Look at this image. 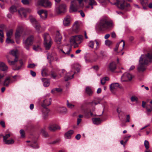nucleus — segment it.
I'll return each instance as SVG.
<instances>
[{
	"mask_svg": "<svg viewBox=\"0 0 152 152\" xmlns=\"http://www.w3.org/2000/svg\"><path fill=\"white\" fill-rule=\"evenodd\" d=\"M18 12L20 15L21 16H24L26 17V10L23 8H21L18 11Z\"/></svg>",
	"mask_w": 152,
	"mask_h": 152,
	"instance_id": "24",
	"label": "nucleus"
},
{
	"mask_svg": "<svg viewBox=\"0 0 152 152\" xmlns=\"http://www.w3.org/2000/svg\"><path fill=\"white\" fill-rule=\"evenodd\" d=\"M88 5L86 7L87 8H88L91 6V9L93 8V6H96L97 4V3L95 0H89L88 2Z\"/></svg>",
	"mask_w": 152,
	"mask_h": 152,
	"instance_id": "15",
	"label": "nucleus"
},
{
	"mask_svg": "<svg viewBox=\"0 0 152 152\" xmlns=\"http://www.w3.org/2000/svg\"><path fill=\"white\" fill-rule=\"evenodd\" d=\"M146 109L148 112H150L152 110V106H150V108H149L148 106H146Z\"/></svg>",
	"mask_w": 152,
	"mask_h": 152,
	"instance_id": "56",
	"label": "nucleus"
},
{
	"mask_svg": "<svg viewBox=\"0 0 152 152\" xmlns=\"http://www.w3.org/2000/svg\"><path fill=\"white\" fill-rule=\"evenodd\" d=\"M51 75L52 77L54 79H56L57 76V75L53 72H52Z\"/></svg>",
	"mask_w": 152,
	"mask_h": 152,
	"instance_id": "51",
	"label": "nucleus"
},
{
	"mask_svg": "<svg viewBox=\"0 0 152 152\" xmlns=\"http://www.w3.org/2000/svg\"><path fill=\"white\" fill-rule=\"evenodd\" d=\"M22 31L21 27H19L17 28L15 34L16 39H18L20 37Z\"/></svg>",
	"mask_w": 152,
	"mask_h": 152,
	"instance_id": "19",
	"label": "nucleus"
},
{
	"mask_svg": "<svg viewBox=\"0 0 152 152\" xmlns=\"http://www.w3.org/2000/svg\"><path fill=\"white\" fill-rule=\"evenodd\" d=\"M20 134H21V136L22 137H24V131L23 129H21L20 131Z\"/></svg>",
	"mask_w": 152,
	"mask_h": 152,
	"instance_id": "62",
	"label": "nucleus"
},
{
	"mask_svg": "<svg viewBox=\"0 0 152 152\" xmlns=\"http://www.w3.org/2000/svg\"><path fill=\"white\" fill-rule=\"evenodd\" d=\"M50 85V82L48 81H45L43 83V85L45 87H47L49 86Z\"/></svg>",
	"mask_w": 152,
	"mask_h": 152,
	"instance_id": "49",
	"label": "nucleus"
},
{
	"mask_svg": "<svg viewBox=\"0 0 152 152\" xmlns=\"http://www.w3.org/2000/svg\"><path fill=\"white\" fill-rule=\"evenodd\" d=\"M30 73L31 75L33 77H35L36 76L35 72L32 70L30 71Z\"/></svg>",
	"mask_w": 152,
	"mask_h": 152,
	"instance_id": "61",
	"label": "nucleus"
},
{
	"mask_svg": "<svg viewBox=\"0 0 152 152\" xmlns=\"http://www.w3.org/2000/svg\"><path fill=\"white\" fill-rule=\"evenodd\" d=\"M140 1L142 6L148 5V0H140Z\"/></svg>",
	"mask_w": 152,
	"mask_h": 152,
	"instance_id": "37",
	"label": "nucleus"
},
{
	"mask_svg": "<svg viewBox=\"0 0 152 152\" xmlns=\"http://www.w3.org/2000/svg\"><path fill=\"white\" fill-rule=\"evenodd\" d=\"M143 56H141L140 58L139 64L137 68V70L140 72H143L145 71L146 69L145 65L148 64L144 63V60L142 59Z\"/></svg>",
	"mask_w": 152,
	"mask_h": 152,
	"instance_id": "7",
	"label": "nucleus"
},
{
	"mask_svg": "<svg viewBox=\"0 0 152 152\" xmlns=\"http://www.w3.org/2000/svg\"><path fill=\"white\" fill-rule=\"evenodd\" d=\"M78 118L77 119V124L78 125L81 122L82 120L81 118L83 117V115H79L78 116Z\"/></svg>",
	"mask_w": 152,
	"mask_h": 152,
	"instance_id": "41",
	"label": "nucleus"
},
{
	"mask_svg": "<svg viewBox=\"0 0 152 152\" xmlns=\"http://www.w3.org/2000/svg\"><path fill=\"white\" fill-rule=\"evenodd\" d=\"M93 123L95 124H99L101 123V121L99 118H93L92 119Z\"/></svg>",
	"mask_w": 152,
	"mask_h": 152,
	"instance_id": "29",
	"label": "nucleus"
},
{
	"mask_svg": "<svg viewBox=\"0 0 152 152\" xmlns=\"http://www.w3.org/2000/svg\"><path fill=\"white\" fill-rule=\"evenodd\" d=\"M67 106L70 108H72L74 106V105H73L70 103H69L68 101H67Z\"/></svg>",
	"mask_w": 152,
	"mask_h": 152,
	"instance_id": "55",
	"label": "nucleus"
},
{
	"mask_svg": "<svg viewBox=\"0 0 152 152\" xmlns=\"http://www.w3.org/2000/svg\"><path fill=\"white\" fill-rule=\"evenodd\" d=\"M94 41L96 42V49L97 50L99 48V45H100V44H99V42L97 41V40H95Z\"/></svg>",
	"mask_w": 152,
	"mask_h": 152,
	"instance_id": "57",
	"label": "nucleus"
},
{
	"mask_svg": "<svg viewBox=\"0 0 152 152\" xmlns=\"http://www.w3.org/2000/svg\"><path fill=\"white\" fill-rule=\"evenodd\" d=\"M56 110L59 113H65L66 108L64 107H58L56 108Z\"/></svg>",
	"mask_w": 152,
	"mask_h": 152,
	"instance_id": "23",
	"label": "nucleus"
},
{
	"mask_svg": "<svg viewBox=\"0 0 152 152\" xmlns=\"http://www.w3.org/2000/svg\"><path fill=\"white\" fill-rule=\"evenodd\" d=\"M34 37L32 35H30L26 39H23V44L24 47L27 50H29V47L32 45L33 41L34 39Z\"/></svg>",
	"mask_w": 152,
	"mask_h": 152,
	"instance_id": "4",
	"label": "nucleus"
},
{
	"mask_svg": "<svg viewBox=\"0 0 152 152\" xmlns=\"http://www.w3.org/2000/svg\"><path fill=\"white\" fill-rule=\"evenodd\" d=\"M37 4L45 7H51V3L48 0H38Z\"/></svg>",
	"mask_w": 152,
	"mask_h": 152,
	"instance_id": "10",
	"label": "nucleus"
},
{
	"mask_svg": "<svg viewBox=\"0 0 152 152\" xmlns=\"http://www.w3.org/2000/svg\"><path fill=\"white\" fill-rule=\"evenodd\" d=\"M133 76L130 73H125L121 77V80L123 81H127L132 80Z\"/></svg>",
	"mask_w": 152,
	"mask_h": 152,
	"instance_id": "12",
	"label": "nucleus"
},
{
	"mask_svg": "<svg viewBox=\"0 0 152 152\" xmlns=\"http://www.w3.org/2000/svg\"><path fill=\"white\" fill-rule=\"evenodd\" d=\"M105 43L106 45L109 46L111 44V42L110 40H107L105 41Z\"/></svg>",
	"mask_w": 152,
	"mask_h": 152,
	"instance_id": "59",
	"label": "nucleus"
},
{
	"mask_svg": "<svg viewBox=\"0 0 152 152\" xmlns=\"http://www.w3.org/2000/svg\"><path fill=\"white\" fill-rule=\"evenodd\" d=\"M10 81V77H7L4 80V85L5 86H8Z\"/></svg>",
	"mask_w": 152,
	"mask_h": 152,
	"instance_id": "31",
	"label": "nucleus"
},
{
	"mask_svg": "<svg viewBox=\"0 0 152 152\" xmlns=\"http://www.w3.org/2000/svg\"><path fill=\"white\" fill-rule=\"evenodd\" d=\"M52 41L44 42V45L45 49L49 50L51 45Z\"/></svg>",
	"mask_w": 152,
	"mask_h": 152,
	"instance_id": "18",
	"label": "nucleus"
},
{
	"mask_svg": "<svg viewBox=\"0 0 152 152\" xmlns=\"http://www.w3.org/2000/svg\"><path fill=\"white\" fill-rule=\"evenodd\" d=\"M121 42H123V45H122V46H123V48H124L125 46V43L124 41V40H121V42H120L118 43H117L116 44V46H115V48L114 49V50L115 51H116L117 50H118V48L119 45Z\"/></svg>",
	"mask_w": 152,
	"mask_h": 152,
	"instance_id": "30",
	"label": "nucleus"
},
{
	"mask_svg": "<svg viewBox=\"0 0 152 152\" xmlns=\"http://www.w3.org/2000/svg\"><path fill=\"white\" fill-rule=\"evenodd\" d=\"M48 69L45 67H43L42 70L41 74L43 77H46L48 75Z\"/></svg>",
	"mask_w": 152,
	"mask_h": 152,
	"instance_id": "26",
	"label": "nucleus"
},
{
	"mask_svg": "<svg viewBox=\"0 0 152 152\" xmlns=\"http://www.w3.org/2000/svg\"><path fill=\"white\" fill-rule=\"evenodd\" d=\"M36 65L34 64H31L28 65V67L29 68H33Z\"/></svg>",
	"mask_w": 152,
	"mask_h": 152,
	"instance_id": "54",
	"label": "nucleus"
},
{
	"mask_svg": "<svg viewBox=\"0 0 152 152\" xmlns=\"http://www.w3.org/2000/svg\"><path fill=\"white\" fill-rule=\"evenodd\" d=\"M108 68L111 71H113L116 68V64L114 62L110 63L108 66Z\"/></svg>",
	"mask_w": 152,
	"mask_h": 152,
	"instance_id": "21",
	"label": "nucleus"
},
{
	"mask_svg": "<svg viewBox=\"0 0 152 152\" xmlns=\"http://www.w3.org/2000/svg\"><path fill=\"white\" fill-rule=\"evenodd\" d=\"M62 91V90L61 88H56L53 89L51 90V92L53 93H55L56 91L58 93H61Z\"/></svg>",
	"mask_w": 152,
	"mask_h": 152,
	"instance_id": "34",
	"label": "nucleus"
},
{
	"mask_svg": "<svg viewBox=\"0 0 152 152\" xmlns=\"http://www.w3.org/2000/svg\"><path fill=\"white\" fill-rule=\"evenodd\" d=\"M75 73V72L72 71L67 73V80L73 78L74 77Z\"/></svg>",
	"mask_w": 152,
	"mask_h": 152,
	"instance_id": "27",
	"label": "nucleus"
},
{
	"mask_svg": "<svg viewBox=\"0 0 152 152\" xmlns=\"http://www.w3.org/2000/svg\"><path fill=\"white\" fill-rule=\"evenodd\" d=\"M44 39V42L52 41L49 35L47 33H45L43 34Z\"/></svg>",
	"mask_w": 152,
	"mask_h": 152,
	"instance_id": "25",
	"label": "nucleus"
},
{
	"mask_svg": "<svg viewBox=\"0 0 152 152\" xmlns=\"http://www.w3.org/2000/svg\"><path fill=\"white\" fill-rule=\"evenodd\" d=\"M112 4L116 5L118 8L121 10L130 7V4L124 0H118L117 2H115Z\"/></svg>",
	"mask_w": 152,
	"mask_h": 152,
	"instance_id": "5",
	"label": "nucleus"
},
{
	"mask_svg": "<svg viewBox=\"0 0 152 152\" xmlns=\"http://www.w3.org/2000/svg\"><path fill=\"white\" fill-rule=\"evenodd\" d=\"M83 36L81 35L73 36L70 39V42L75 45V47H77L78 45L81 43L83 40Z\"/></svg>",
	"mask_w": 152,
	"mask_h": 152,
	"instance_id": "3",
	"label": "nucleus"
},
{
	"mask_svg": "<svg viewBox=\"0 0 152 152\" xmlns=\"http://www.w3.org/2000/svg\"><path fill=\"white\" fill-rule=\"evenodd\" d=\"M37 13L40 16L42 15V14L44 15L45 16V17L46 16V11H45L43 10H39L38 11Z\"/></svg>",
	"mask_w": 152,
	"mask_h": 152,
	"instance_id": "35",
	"label": "nucleus"
},
{
	"mask_svg": "<svg viewBox=\"0 0 152 152\" xmlns=\"http://www.w3.org/2000/svg\"><path fill=\"white\" fill-rule=\"evenodd\" d=\"M100 3L103 4H106L109 2V0H99Z\"/></svg>",
	"mask_w": 152,
	"mask_h": 152,
	"instance_id": "44",
	"label": "nucleus"
},
{
	"mask_svg": "<svg viewBox=\"0 0 152 152\" xmlns=\"http://www.w3.org/2000/svg\"><path fill=\"white\" fill-rule=\"evenodd\" d=\"M9 11L10 12L14 13L17 11L16 7L14 6H12L10 8Z\"/></svg>",
	"mask_w": 152,
	"mask_h": 152,
	"instance_id": "36",
	"label": "nucleus"
},
{
	"mask_svg": "<svg viewBox=\"0 0 152 152\" xmlns=\"http://www.w3.org/2000/svg\"><path fill=\"white\" fill-rule=\"evenodd\" d=\"M88 45L89 47L93 48L94 47V42L93 41H90L88 43Z\"/></svg>",
	"mask_w": 152,
	"mask_h": 152,
	"instance_id": "40",
	"label": "nucleus"
},
{
	"mask_svg": "<svg viewBox=\"0 0 152 152\" xmlns=\"http://www.w3.org/2000/svg\"><path fill=\"white\" fill-rule=\"evenodd\" d=\"M12 77L15 79V80H17V79H20V76L18 75H15L12 76Z\"/></svg>",
	"mask_w": 152,
	"mask_h": 152,
	"instance_id": "60",
	"label": "nucleus"
},
{
	"mask_svg": "<svg viewBox=\"0 0 152 152\" xmlns=\"http://www.w3.org/2000/svg\"><path fill=\"white\" fill-rule=\"evenodd\" d=\"M86 92L89 95L91 96L93 94V91L91 88L89 86L86 87Z\"/></svg>",
	"mask_w": 152,
	"mask_h": 152,
	"instance_id": "28",
	"label": "nucleus"
},
{
	"mask_svg": "<svg viewBox=\"0 0 152 152\" xmlns=\"http://www.w3.org/2000/svg\"><path fill=\"white\" fill-rule=\"evenodd\" d=\"M10 54L14 56L15 57V58L14 60L12 61H11L8 59L7 60L8 62L10 65L11 66L14 65L18 60V57L17 55L18 51L17 50H12L10 51Z\"/></svg>",
	"mask_w": 152,
	"mask_h": 152,
	"instance_id": "6",
	"label": "nucleus"
},
{
	"mask_svg": "<svg viewBox=\"0 0 152 152\" xmlns=\"http://www.w3.org/2000/svg\"><path fill=\"white\" fill-rule=\"evenodd\" d=\"M49 129L51 131H54L57 129H60V127L57 125L53 124L50 126L49 127Z\"/></svg>",
	"mask_w": 152,
	"mask_h": 152,
	"instance_id": "20",
	"label": "nucleus"
},
{
	"mask_svg": "<svg viewBox=\"0 0 152 152\" xmlns=\"http://www.w3.org/2000/svg\"><path fill=\"white\" fill-rule=\"evenodd\" d=\"M71 21L72 19L70 17L67 16V26L69 25L70 24Z\"/></svg>",
	"mask_w": 152,
	"mask_h": 152,
	"instance_id": "48",
	"label": "nucleus"
},
{
	"mask_svg": "<svg viewBox=\"0 0 152 152\" xmlns=\"http://www.w3.org/2000/svg\"><path fill=\"white\" fill-rule=\"evenodd\" d=\"M74 131L73 130H70L67 132V138L70 139Z\"/></svg>",
	"mask_w": 152,
	"mask_h": 152,
	"instance_id": "38",
	"label": "nucleus"
},
{
	"mask_svg": "<svg viewBox=\"0 0 152 152\" xmlns=\"http://www.w3.org/2000/svg\"><path fill=\"white\" fill-rule=\"evenodd\" d=\"M120 86L118 83H112L110 86V90L111 91L117 89Z\"/></svg>",
	"mask_w": 152,
	"mask_h": 152,
	"instance_id": "14",
	"label": "nucleus"
},
{
	"mask_svg": "<svg viewBox=\"0 0 152 152\" xmlns=\"http://www.w3.org/2000/svg\"><path fill=\"white\" fill-rule=\"evenodd\" d=\"M43 101L41 103V106L43 108L42 111L43 113L47 114L49 112V110L47 108V107L50 105L51 103V99L48 96L44 97Z\"/></svg>",
	"mask_w": 152,
	"mask_h": 152,
	"instance_id": "2",
	"label": "nucleus"
},
{
	"mask_svg": "<svg viewBox=\"0 0 152 152\" xmlns=\"http://www.w3.org/2000/svg\"><path fill=\"white\" fill-rule=\"evenodd\" d=\"M13 33V30L12 29H10L9 31H7V37H11Z\"/></svg>",
	"mask_w": 152,
	"mask_h": 152,
	"instance_id": "39",
	"label": "nucleus"
},
{
	"mask_svg": "<svg viewBox=\"0 0 152 152\" xmlns=\"http://www.w3.org/2000/svg\"><path fill=\"white\" fill-rule=\"evenodd\" d=\"M42 134L43 136H45V137H46L48 136V133L45 131L44 130H42Z\"/></svg>",
	"mask_w": 152,
	"mask_h": 152,
	"instance_id": "52",
	"label": "nucleus"
},
{
	"mask_svg": "<svg viewBox=\"0 0 152 152\" xmlns=\"http://www.w3.org/2000/svg\"><path fill=\"white\" fill-rule=\"evenodd\" d=\"M30 146L34 148H38L39 147L36 141L32 142L30 145Z\"/></svg>",
	"mask_w": 152,
	"mask_h": 152,
	"instance_id": "33",
	"label": "nucleus"
},
{
	"mask_svg": "<svg viewBox=\"0 0 152 152\" xmlns=\"http://www.w3.org/2000/svg\"><path fill=\"white\" fill-rule=\"evenodd\" d=\"M30 21L34 27L36 31L38 33L40 32L41 27L39 23L34 18H30Z\"/></svg>",
	"mask_w": 152,
	"mask_h": 152,
	"instance_id": "11",
	"label": "nucleus"
},
{
	"mask_svg": "<svg viewBox=\"0 0 152 152\" xmlns=\"http://www.w3.org/2000/svg\"><path fill=\"white\" fill-rule=\"evenodd\" d=\"M10 134H6L5 135L3 136V141L4 142L7 140V139L10 137Z\"/></svg>",
	"mask_w": 152,
	"mask_h": 152,
	"instance_id": "46",
	"label": "nucleus"
},
{
	"mask_svg": "<svg viewBox=\"0 0 152 152\" xmlns=\"http://www.w3.org/2000/svg\"><path fill=\"white\" fill-rule=\"evenodd\" d=\"M20 65L19 66H18L17 65H16L14 66L13 68V69L14 70H18L22 68L23 65V61L22 59L20 60H19Z\"/></svg>",
	"mask_w": 152,
	"mask_h": 152,
	"instance_id": "16",
	"label": "nucleus"
},
{
	"mask_svg": "<svg viewBox=\"0 0 152 152\" xmlns=\"http://www.w3.org/2000/svg\"><path fill=\"white\" fill-rule=\"evenodd\" d=\"M144 145L145 148L147 150H148L149 147V144L148 141L147 140H145L144 142Z\"/></svg>",
	"mask_w": 152,
	"mask_h": 152,
	"instance_id": "42",
	"label": "nucleus"
},
{
	"mask_svg": "<svg viewBox=\"0 0 152 152\" xmlns=\"http://www.w3.org/2000/svg\"><path fill=\"white\" fill-rule=\"evenodd\" d=\"M11 37H7L6 40V42L7 43H14V41L10 39Z\"/></svg>",
	"mask_w": 152,
	"mask_h": 152,
	"instance_id": "47",
	"label": "nucleus"
},
{
	"mask_svg": "<svg viewBox=\"0 0 152 152\" xmlns=\"http://www.w3.org/2000/svg\"><path fill=\"white\" fill-rule=\"evenodd\" d=\"M117 111L118 114L119 118H120L119 115L120 114V113L121 112V108L119 107H118L117 109Z\"/></svg>",
	"mask_w": 152,
	"mask_h": 152,
	"instance_id": "58",
	"label": "nucleus"
},
{
	"mask_svg": "<svg viewBox=\"0 0 152 152\" xmlns=\"http://www.w3.org/2000/svg\"><path fill=\"white\" fill-rule=\"evenodd\" d=\"M21 2L24 5H26L29 4V1L28 0H22Z\"/></svg>",
	"mask_w": 152,
	"mask_h": 152,
	"instance_id": "53",
	"label": "nucleus"
},
{
	"mask_svg": "<svg viewBox=\"0 0 152 152\" xmlns=\"http://www.w3.org/2000/svg\"><path fill=\"white\" fill-rule=\"evenodd\" d=\"M60 140L59 139H58L54 141L52 143V144H57L58 143L60 142Z\"/></svg>",
	"mask_w": 152,
	"mask_h": 152,
	"instance_id": "64",
	"label": "nucleus"
},
{
	"mask_svg": "<svg viewBox=\"0 0 152 152\" xmlns=\"http://www.w3.org/2000/svg\"><path fill=\"white\" fill-rule=\"evenodd\" d=\"M4 142L6 144L10 145L13 144L14 143L15 141L12 139H11L10 140H7Z\"/></svg>",
	"mask_w": 152,
	"mask_h": 152,
	"instance_id": "32",
	"label": "nucleus"
},
{
	"mask_svg": "<svg viewBox=\"0 0 152 152\" xmlns=\"http://www.w3.org/2000/svg\"><path fill=\"white\" fill-rule=\"evenodd\" d=\"M0 68L3 71H6L8 69L7 66L3 62H0Z\"/></svg>",
	"mask_w": 152,
	"mask_h": 152,
	"instance_id": "22",
	"label": "nucleus"
},
{
	"mask_svg": "<svg viewBox=\"0 0 152 152\" xmlns=\"http://www.w3.org/2000/svg\"><path fill=\"white\" fill-rule=\"evenodd\" d=\"M142 56H143L142 59L144 60L145 64H148L152 62V53L149 52L145 55H142Z\"/></svg>",
	"mask_w": 152,
	"mask_h": 152,
	"instance_id": "9",
	"label": "nucleus"
},
{
	"mask_svg": "<svg viewBox=\"0 0 152 152\" xmlns=\"http://www.w3.org/2000/svg\"><path fill=\"white\" fill-rule=\"evenodd\" d=\"M66 6L65 4H62L60 5L56 9V12L58 14H60L64 13L66 11Z\"/></svg>",
	"mask_w": 152,
	"mask_h": 152,
	"instance_id": "13",
	"label": "nucleus"
},
{
	"mask_svg": "<svg viewBox=\"0 0 152 152\" xmlns=\"http://www.w3.org/2000/svg\"><path fill=\"white\" fill-rule=\"evenodd\" d=\"M62 37L60 35L59 31H57L56 32V36L55 39L56 42L58 44L61 43V41Z\"/></svg>",
	"mask_w": 152,
	"mask_h": 152,
	"instance_id": "17",
	"label": "nucleus"
},
{
	"mask_svg": "<svg viewBox=\"0 0 152 152\" xmlns=\"http://www.w3.org/2000/svg\"><path fill=\"white\" fill-rule=\"evenodd\" d=\"M80 7L77 5V0H74L71 2V4L69 9V12H72L77 11V9Z\"/></svg>",
	"mask_w": 152,
	"mask_h": 152,
	"instance_id": "8",
	"label": "nucleus"
},
{
	"mask_svg": "<svg viewBox=\"0 0 152 152\" xmlns=\"http://www.w3.org/2000/svg\"><path fill=\"white\" fill-rule=\"evenodd\" d=\"M132 102H137L138 101L137 98L135 96H132L130 98Z\"/></svg>",
	"mask_w": 152,
	"mask_h": 152,
	"instance_id": "45",
	"label": "nucleus"
},
{
	"mask_svg": "<svg viewBox=\"0 0 152 152\" xmlns=\"http://www.w3.org/2000/svg\"><path fill=\"white\" fill-rule=\"evenodd\" d=\"M113 26L112 21L105 18L100 19L97 24V28L100 31H104L112 28Z\"/></svg>",
	"mask_w": 152,
	"mask_h": 152,
	"instance_id": "1",
	"label": "nucleus"
},
{
	"mask_svg": "<svg viewBox=\"0 0 152 152\" xmlns=\"http://www.w3.org/2000/svg\"><path fill=\"white\" fill-rule=\"evenodd\" d=\"M0 125L3 127L5 128V122L3 121H2L0 122Z\"/></svg>",
	"mask_w": 152,
	"mask_h": 152,
	"instance_id": "63",
	"label": "nucleus"
},
{
	"mask_svg": "<svg viewBox=\"0 0 152 152\" xmlns=\"http://www.w3.org/2000/svg\"><path fill=\"white\" fill-rule=\"evenodd\" d=\"M100 103V101H98L97 102H95V101H93L91 103V104L92 106H94L96 105H97L99 104Z\"/></svg>",
	"mask_w": 152,
	"mask_h": 152,
	"instance_id": "50",
	"label": "nucleus"
},
{
	"mask_svg": "<svg viewBox=\"0 0 152 152\" xmlns=\"http://www.w3.org/2000/svg\"><path fill=\"white\" fill-rule=\"evenodd\" d=\"M33 49L36 51L39 50L41 49L40 46L39 45H34L33 47Z\"/></svg>",
	"mask_w": 152,
	"mask_h": 152,
	"instance_id": "43",
	"label": "nucleus"
}]
</instances>
